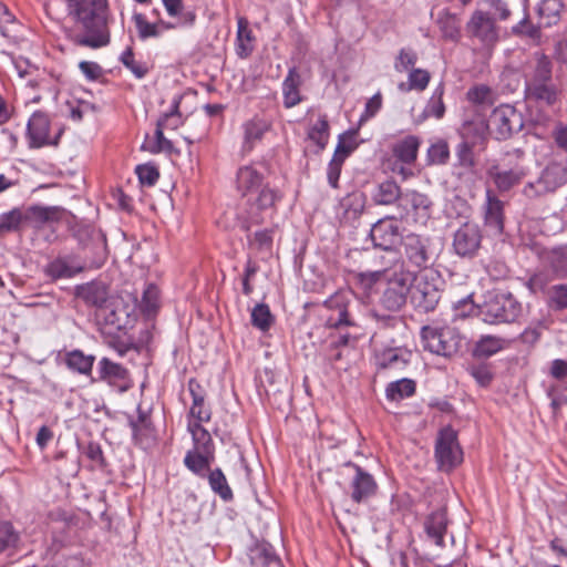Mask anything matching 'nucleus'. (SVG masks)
<instances>
[{"mask_svg":"<svg viewBox=\"0 0 567 567\" xmlns=\"http://www.w3.org/2000/svg\"><path fill=\"white\" fill-rule=\"evenodd\" d=\"M415 392V382L411 379H401L388 384L385 394L391 401H400L413 395Z\"/></svg>","mask_w":567,"mask_h":567,"instance_id":"nucleus-46","label":"nucleus"},{"mask_svg":"<svg viewBox=\"0 0 567 567\" xmlns=\"http://www.w3.org/2000/svg\"><path fill=\"white\" fill-rule=\"evenodd\" d=\"M24 221H25L24 212H22L19 208H13L10 212L1 214L0 215V235L19 231Z\"/></svg>","mask_w":567,"mask_h":567,"instance_id":"nucleus-47","label":"nucleus"},{"mask_svg":"<svg viewBox=\"0 0 567 567\" xmlns=\"http://www.w3.org/2000/svg\"><path fill=\"white\" fill-rule=\"evenodd\" d=\"M237 24L236 53L239 58L246 59L254 51L255 38L251 30L248 28V22L245 18H239Z\"/></svg>","mask_w":567,"mask_h":567,"instance_id":"nucleus-37","label":"nucleus"},{"mask_svg":"<svg viewBox=\"0 0 567 567\" xmlns=\"http://www.w3.org/2000/svg\"><path fill=\"white\" fill-rule=\"evenodd\" d=\"M563 90L551 81L524 86V99L528 107L554 109L561 102Z\"/></svg>","mask_w":567,"mask_h":567,"instance_id":"nucleus-14","label":"nucleus"},{"mask_svg":"<svg viewBox=\"0 0 567 567\" xmlns=\"http://www.w3.org/2000/svg\"><path fill=\"white\" fill-rule=\"evenodd\" d=\"M187 429L192 434L194 447L193 451H197L204 454L215 455V445L209 432L199 422H188Z\"/></svg>","mask_w":567,"mask_h":567,"instance_id":"nucleus-35","label":"nucleus"},{"mask_svg":"<svg viewBox=\"0 0 567 567\" xmlns=\"http://www.w3.org/2000/svg\"><path fill=\"white\" fill-rule=\"evenodd\" d=\"M563 8V0H542L537 7V13L545 20V25L550 27L559 20Z\"/></svg>","mask_w":567,"mask_h":567,"instance_id":"nucleus-45","label":"nucleus"},{"mask_svg":"<svg viewBox=\"0 0 567 567\" xmlns=\"http://www.w3.org/2000/svg\"><path fill=\"white\" fill-rule=\"evenodd\" d=\"M527 168L523 164L520 156H507L499 163L493 164L487 168V177L501 193L511 190L522 183L527 176Z\"/></svg>","mask_w":567,"mask_h":567,"instance_id":"nucleus-8","label":"nucleus"},{"mask_svg":"<svg viewBox=\"0 0 567 567\" xmlns=\"http://www.w3.org/2000/svg\"><path fill=\"white\" fill-rule=\"evenodd\" d=\"M167 14L175 19L171 22L173 29L193 27L196 21V13L184 7L183 0H162Z\"/></svg>","mask_w":567,"mask_h":567,"instance_id":"nucleus-28","label":"nucleus"},{"mask_svg":"<svg viewBox=\"0 0 567 567\" xmlns=\"http://www.w3.org/2000/svg\"><path fill=\"white\" fill-rule=\"evenodd\" d=\"M403 252L412 267L427 269L434 264L435 258L431 250V238L414 233L402 238Z\"/></svg>","mask_w":567,"mask_h":567,"instance_id":"nucleus-12","label":"nucleus"},{"mask_svg":"<svg viewBox=\"0 0 567 567\" xmlns=\"http://www.w3.org/2000/svg\"><path fill=\"white\" fill-rule=\"evenodd\" d=\"M120 61L128 69L137 79H143L148 73L146 63L136 61L132 48H127L122 52Z\"/></svg>","mask_w":567,"mask_h":567,"instance_id":"nucleus-55","label":"nucleus"},{"mask_svg":"<svg viewBox=\"0 0 567 567\" xmlns=\"http://www.w3.org/2000/svg\"><path fill=\"white\" fill-rule=\"evenodd\" d=\"M410 291L411 303L420 312L433 311L441 299L442 279L433 270H425L417 277L414 276Z\"/></svg>","mask_w":567,"mask_h":567,"instance_id":"nucleus-6","label":"nucleus"},{"mask_svg":"<svg viewBox=\"0 0 567 567\" xmlns=\"http://www.w3.org/2000/svg\"><path fill=\"white\" fill-rule=\"evenodd\" d=\"M466 33L484 47L494 45L498 41V27L488 12L475 10L466 23Z\"/></svg>","mask_w":567,"mask_h":567,"instance_id":"nucleus-15","label":"nucleus"},{"mask_svg":"<svg viewBox=\"0 0 567 567\" xmlns=\"http://www.w3.org/2000/svg\"><path fill=\"white\" fill-rule=\"evenodd\" d=\"M444 86L441 83L433 92V95L427 102L424 110L425 115L433 116L435 118H442L445 113V105L443 103Z\"/></svg>","mask_w":567,"mask_h":567,"instance_id":"nucleus-53","label":"nucleus"},{"mask_svg":"<svg viewBox=\"0 0 567 567\" xmlns=\"http://www.w3.org/2000/svg\"><path fill=\"white\" fill-rule=\"evenodd\" d=\"M133 21L137 30L138 38L146 40L148 38H158L164 30L173 29L171 22L158 20L157 22H148L146 17L142 13H134Z\"/></svg>","mask_w":567,"mask_h":567,"instance_id":"nucleus-32","label":"nucleus"},{"mask_svg":"<svg viewBox=\"0 0 567 567\" xmlns=\"http://www.w3.org/2000/svg\"><path fill=\"white\" fill-rule=\"evenodd\" d=\"M354 133H350L348 136L341 135L334 150L333 158L340 159L344 163L346 158L354 151L355 143L353 141Z\"/></svg>","mask_w":567,"mask_h":567,"instance_id":"nucleus-62","label":"nucleus"},{"mask_svg":"<svg viewBox=\"0 0 567 567\" xmlns=\"http://www.w3.org/2000/svg\"><path fill=\"white\" fill-rule=\"evenodd\" d=\"M351 299L348 292L337 291L322 303L321 320L329 329L341 330L346 327H357L349 307Z\"/></svg>","mask_w":567,"mask_h":567,"instance_id":"nucleus-9","label":"nucleus"},{"mask_svg":"<svg viewBox=\"0 0 567 567\" xmlns=\"http://www.w3.org/2000/svg\"><path fill=\"white\" fill-rule=\"evenodd\" d=\"M188 391L192 396V405L188 412V422H209L212 419V410L205 403V391L202 385L194 379L188 382Z\"/></svg>","mask_w":567,"mask_h":567,"instance_id":"nucleus-23","label":"nucleus"},{"mask_svg":"<svg viewBox=\"0 0 567 567\" xmlns=\"http://www.w3.org/2000/svg\"><path fill=\"white\" fill-rule=\"evenodd\" d=\"M408 80L410 82V87L421 92L427 87L431 74L424 69H412L409 73Z\"/></svg>","mask_w":567,"mask_h":567,"instance_id":"nucleus-64","label":"nucleus"},{"mask_svg":"<svg viewBox=\"0 0 567 567\" xmlns=\"http://www.w3.org/2000/svg\"><path fill=\"white\" fill-rule=\"evenodd\" d=\"M508 346V341L496 336H482L474 347V355L478 358H489L502 351Z\"/></svg>","mask_w":567,"mask_h":567,"instance_id":"nucleus-38","label":"nucleus"},{"mask_svg":"<svg viewBox=\"0 0 567 567\" xmlns=\"http://www.w3.org/2000/svg\"><path fill=\"white\" fill-rule=\"evenodd\" d=\"M494 21H507L512 17V10L507 0H485Z\"/></svg>","mask_w":567,"mask_h":567,"instance_id":"nucleus-58","label":"nucleus"},{"mask_svg":"<svg viewBox=\"0 0 567 567\" xmlns=\"http://www.w3.org/2000/svg\"><path fill=\"white\" fill-rule=\"evenodd\" d=\"M18 24L7 7L0 2V33L8 39H17L16 29Z\"/></svg>","mask_w":567,"mask_h":567,"instance_id":"nucleus-56","label":"nucleus"},{"mask_svg":"<svg viewBox=\"0 0 567 567\" xmlns=\"http://www.w3.org/2000/svg\"><path fill=\"white\" fill-rule=\"evenodd\" d=\"M403 192L400 186L391 179L378 184L372 190L371 197L375 205L389 206L400 204Z\"/></svg>","mask_w":567,"mask_h":567,"instance_id":"nucleus-29","label":"nucleus"},{"mask_svg":"<svg viewBox=\"0 0 567 567\" xmlns=\"http://www.w3.org/2000/svg\"><path fill=\"white\" fill-rule=\"evenodd\" d=\"M483 240L480 226L475 223H464L453 235L452 248L461 258L472 259L477 256Z\"/></svg>","mask_w":567,"mask_h":567,"instance_id":"nucleus-13","label":"nucleus"},{"mask_svg":"<svg viewBox=\"0 0 567 567\" xmlns=\"http://www.w3.org/2000/svg\"><path fill=\"white\" fill-rule=\"evenodd\" d=\"M215 461V455L204 454L197 451L189 450L184 457V465L193 474L198 477H206L212 471L210 465Z\"/></svg>","mask_w":567,"mask_h":567,"instance_id":"nucleus-34","label":"nucleus"},{"mask_svg":"<svg viewBox=\"0 0 567 567\" xmlns=\"http://www.w3.org/2000/svg\"><path fill=\"white\" fill-rule=\"evenodd\" d=\"M467 101L482 106H492L496 101L495 92L485 84H477L468 89Z\"/></svg>","mask_w":567,"mask_h":567,"instance_id":"nucleus-48","label":"nucleus"},{"mask_svg":"<svg viewBox=\"0 0 567 567\" xmlns=\"http://www.w3.org/2000/svg\"><path fill=\"white\" fill-rule=\"evenodd\" d=\"M100 378L115 385L120 392L128 390V371L118 363L103 358L99 362Z\"/></svg>","mask_w":567,"mask_h":567,"instance_id":"nucleus-24","label":"nucleus"},{"mask_svg":"<svg viewBox=\"0 0 567 567\" xmlns=\"http://www.w3.org/2000/svg\"><path fill=\"white\" fill-rule=\"evenodd\" d=\"M255 567H281V561L269 544L256 546L250 556Z\"/></svg>","mask_w":567,"mask_h":567,"instance_id":"nucleus-40","label":"nucleus"},{"mask_svg":"<svg viewBox=\"0 0 567 567\" xmlns=\"http://www.w3.org/2000/svg\"><path fill=\"white\" fill-rule=\"evenodd\" d=\"M50 121L45 113L35 112L30 117L27 125V136L29 147L40 148L45 145H56L58 140L49 138Z\"/></svg>","mask_w":567,"mask_h":567,"instance_id":"nucleus-21","label":"nucleus"},{"mask_svg":"<svg viewBox=\"0 0 567 567\" xmlns=\"http://www.w3.org/2000/svg\"><path fill=\"white\" fill-rule=\"evenodd\" d=\"M274 323V316L266 303H258L251 310V324L261 330L267 331Z\"/></svg>","mask_w":567,"mask_h":567,"instance_id":"nucleus-50","label":"nucleus"},{"mask_svg":"<svg viewBox=\"0 0 567 567\" xmlns=\"http://www.w3.org/2000/svg\"><path fill=\"white\" fill-rule=\"evenodd\" d=\"M377 364L381 369H401L406 364L400 349H385L377 354Z\"/></svg>","mask_w":567,"mask_h":567,"instance_id":"nucleus-49","label":"nucleus"},{"mask_svg":"<svg viewBox=\"0 0 567 567\" xmlns=\"http://www.w3.org/2000/svg\"><path fill=\"white\" fill-rule=\"evenodd\" d=\"M513 35L522 39H527L533 43H539L542 40V27L532 22L527 4L524 7V17L515 25L511 28Z\"/></svg>","mask_w":567,"mask_h":567,"instance_id":"nucleus-36","label":"nucleus"},{"mask_svg":"<svg viewBox=\"0 0 567 567\" xmlns=\"http://www.w3.org/2000/svg\"><path fill=\"white\" fill-rule=\"evenodd\" d=\"M447 524L445 509H437L431 513L424 520V530L427 538L439 547H444V536L447 530Z\"/></svg>","mask_w":567,"mask_h":567,"instance_id":"nucleus-26","label":"nucleus"},{"mask_svg":"<svg viewBox=\"0 0 567 567\" xmlns=\"http://www.w3.org/2000/svg\"><path fill=\"white\" fill-rule=\"evenodd\" d=\"M404 236L400 233V227L395 217H384L373 224L370 230V238L375 248L390 251L402 241Z\"/></svg>","mask_w":567,"mask_h":567,"instance_id":"nucleus-17","label":"nucleus"},{"mask_svg":"<svg viewBox=\"0 0 567 567\" xmlns=\"http://www.w3.org/2000/svg\"><path fill=\"white\" fill-rule=\"evenodd\" d=\"M250 248L258 251H269L272 247L274 231L270 229H261L247 236Z\"/></svg>","mask_w":567,"mask_h":567,"instance_id":"nucleus-52","label":"nucleus"},{"mask_svg":"<svg viewBox=\"0 0 567 567\" xmlns=\"http://www.w3.org/2000/svg\"><path fill=\"white\" fill-rule=\"evenodd\" d=\"M19 540V534L9 522H0V553L14 547Z\"/></svg>","mask_w":567,"mask_h":567,"instance_id":"nucleus-57","label":"nucleus"},{"mask_svg":"<svg viewBox=\"0 0 567 567\" xmlns=\"http://www.w3.org/2000/svg\"><path fill=\"white\" fill-rule=\"evenodd\" d=\"M158 288L155 285H148L143 292L141 302L142 310L147 315L155 312L158 308Z\"/></svg>","mask_w":567,"mask_h":567,"instance_id":"nucleus-61","label":"nucleus"},{"mask_svg":"<svg viewBox=\"0 0 567 567\" xmlns=\"http://www.w3.org/2000/svg\"><path fill=\"white\" fill-rule=\"evenodd\" d=\"M72 234L81 249L89 251L100 264L104 261L106 238L101 229L89 224H75Z\"/></svg>","mask_w":567,"mask_h":567,"instance_id":"nucleus-16","label":"nucleus"},{"mask_svg":"<svg viewBox=\"0 0 567 567\" xmlns=\"http://www.w3.org/2000/svg\"><path fill=\"white\" fill-rule=\"evenodd\" d=\"M308 137L317 144L319 151H322L326 147L329 140V123L326 116H321L312 125L309 130Z\"/></svg>","mask_w":567,"mask_h":567,"instance_id":"nucleus-51","label":"nucleus"},{"mask_svg":"<svg viewBox=\"0 0 567 567\" xmlns=\"http://www.w3.org/2000/svg\"><path fill=\"white\" fill-rule=\"evenodd\" d=\"M449 157L450 150L445 141H439L427 150V158L431 164H445Z\"/></svg>","mask_w":567,"mask_h":567,"instance_id":"nucleus-60","label":"nucleus"},{"mask_svg":"<svg viewBox=\"0 0 567 567\" xmlns=\"http://www.w3.org/2000/svg\"><path fill=\"white\" fill-rule=\"evenodd\" d=\"M147 150L153 154L161 152H173V143L164 136L163 124H156L155 141L147 147Z\"/></svg>","mask_w":567,"mask_h":567,"instance_id":"nucleus-63","label":"nucleus"},{"mask_svg":"<svg viewBox=\"0 0 567 567\" xmlns=\"http://www.w3.org/2000/svg\"><path fill=\"white\" fill-rule=\"evenodd\" d=\"M421 341L425 350L437 355L451 357L460 350L463 339L454 327L424 326L421 329Z\"/></svg>","mask_w":567,"mask_h":567,"instance_id":"nucleus-7","label":"nucleus"},{"mask_svg":"<svg viewBox=\"0 0 567 567\" xmlns=\"http://www.w3.org/2000/svg\"><path fill=\"white\" fill-rule=\"evenodd\" d=\"M437 24L442 32V35L452 41H457L461 35V21L455 13L449 11H442L437 17Z\"/></svg>","mask_w":567,"mask_h":567,"instance_id":"nucleus-41","label":"nucleus"},{"mask_svg":"<svg viewBox=\"0 0 567 567\" xmlns=\"http://www.w3.org/2000/svg\"><path fill=\"white\" fill-rule=\"evenodd\" d=\"M420 142L417 137L409 135L393 145V155L402 163L412 164L417 156Z\"/></svg>","mask_w":567,"mask_h":567,"instance_id":"nucleus-39","label":"nucleus"},{"mask_svg":"<svg viewBox=\"0 0 567 567\" xmlns=\"http://www.w3.org/2000/svg\"><path fill=\"white\" fill-rule=\"evenodd\" d=\"M64 209L58 206H40L33 205L24 212L25 221H31L41 226L47 223L59 221L62 217Z\"/></svg>","mask_w":567,"mask_h":567,"instance_id":"nucleus-31","label":"nucleus"},{"mask_svg":"<svg viewBox=\"0 0 567 567\" xmlns=\"http://www.w3.org/2000/svg\"><path fill=\"white\" fill-rule=\"evenodd\" d=\"M344 465L354 471V475L350 483L351 499L354 503L360 504L374 496L378 489V484L374 477L353 462H347Z\"/></svg>","mask_w":567,"mask_h":567,"instance_id":"nucleus-19","label":"nucleus"},{"mask_svg":"<svg viewBox=\"0 0 567 567\" xmlns=\"http://www.w3.org/2000/svg\"><path fill=\"white\" fill-rule=\"evenodd\" d=\"M484 221L495 235H499L504 229V203L496 196L492 189H486V200L484 204Z\"/></svg>","mask_w":567,"mask_h":567,"instance_id":"nucleus-22","label":"nucleus"},{"mask_svg":"<svg viewBox=\"0 0 567 567\" xmlns=\"http://www.w3.org/2000/svg\"><path fill=\"white\" fill-rule=\"evenodd\" d=\"M547 262L557 278H567V244L551 249L547 255Z\"/></svg>","mask_w":567,"mask_h":567,"instance_id":"nucleus-44","label":"nucleus"},{"mask_svg":"<svg viewBox=\"0 0 567 567\" xmlns=\"http://www.w3.org/2000/svg\"><path fill=\"white\" fill-rule=\"evenodd\" d=\"M548 306L555 311L567 309V285H554L548 290Z\"/></svg>","mask_w":567,"mask_h":567,"instance_id":"nucleus-54","label":"nucleus"},{"mask_svg":"<svg viewBox=\"0 0 567 567\" xmlns=\"http://www.w3.org/2000/svg\"><path fill=\"white\" fill-rule=\"evenodd\" d=\"M431 206L432 202L427 195L414 189H406L398 205L399 217L403 219L413 214L415 220L426 219L430 217Z\"/></svg>","mask_w":567,"mask_h":567,"instance_id":"nucleus-20","label":"nucleus"},{"mask_svg":"<svg viewBox=\"0 0 567 567\" xmlns=\"http://www.w3.org/2000/svg\"><path fill=\"white\" fill-rule=\"evenodd\" d=\"M75 296L86 305L99 308L101 311L109 309L106 287L99 282H87L75 288Z\"/></svg>","mask_w":567,"mask_h":567,"instance_id":"nucleus-25","label":"nucleus"},{"mask_svg":"<svg viewBox=\"0 0 567 567\" xmlns=\"http://www.w3.org/2000/svg\"><path fill=\"white\" fill-rule=\"evenodd\" d=\"M361 278L368 279L371 282H375L381 278H384L385 287L381 293L379 303L388 311L395 312L405 305L408 296L412 289L414 275L403 268L392 271L379 269L362 272Z\"/></svg>","mask_w":567,"mask_h":567,"instance_id":"nucleus-3","label":"nucleus"},{"mask_svg":"<svg viewBox=\"0 0 567 567\" xmlns=\"http://www.w3.org/2000/svg\"><path fill=\"white\" fill-rule=\"evenodd\" d=\"M73 27L68 38L79 47L100 49L111 41L107 0H63Z\"/></svg>","mask_w":567,"mask_h":567,"instance_id":"nucleus-1","label":"nucleus"},{"mask_svg":"<svg viewBox=\"0 0 567 567\" xmlns=\"http://www.w3.org/2000/svg\"><path fill=\"white\" fill-rule=\"evenodd\" d=\"M138 181L144 186H154L159 178V172L153 164H141L135 168Z\"/></svg>","mask_w":567,"mask_h":567,"instance_id":"nucleus-59","label":"nucleus"},{"mask_svg":"<svg viewBox=\"0 0 567 567\" xmlns=\"http://www.w3.org/2000/svg\"><path fill=\"white\" fill-rule=\"evenodd\" d=\"M472 127H474L480 137L488 128L496 140L506 141L523 130L524 118L522 113L514 106L502 104L493 110L488 124H485L483 121L478 123L466 122L463 126L464 134H468Z\"/></svg>","mask_w":567,"mask_h":567,"instance_id":"nucleus-4","label":"nucleus"},{"mask_svg":"<svg viewBox=\"0 0 567 567\" xmlns=\"http://www.w3.org/2000/svg\"><path fill=\"white\" fill-rule=\"evenodd\" d=\"M84 270L75 256L58 257L47 266V274L53 279L72 278Z\"/></svg>","mask_w":567,"mask_h":567,"instance_id":"nucleus-27","label":"nucleus"},{"mask_svg":"<svg viewBox=\"0 0 567 567\" xmlns=\"http://www.w3.org/2000/svg\"><path fill=\"white\" fill-rule=\"evenodd\" d=\"M302 80L301 75L296 68L288 71L286 79L282 82L284 105L291 109L301 102L300 86Z\"/></svg>","mask_w":567,"mask_h":567,"instance_id":"nucleus-30","label":"nucleus"},{"mask_svg":"<svg viewBox=\"0 0 567 567\" xmlns=\"http://www.w3.org/2000/svg\"><path fill=\"white\" fill-rule=\"evenodd\" d=\"M524 86L553 80V62L548 55L534 52L523 66Z\"/></svg>","mask_w":567,"mask_h":567,"instance_id":"nucleus-18","label":"nucleus"},{"mask_svg":"<svg viewBox=\"0 0 567 567\" xmlns=\"http://www.w3.org/2000/svg\"><path fill=\"white\" fill-rule=\"evenodd\" d=\"M95 358L86 355L81 350H73L65 354L66 367L80 374L90 375Z\"/></svg>","mask_w":567,"mask_h":567,"instance_id":"nucleus-42","label":"nucleus"},{"mask_svg":"<svg viewBox=\"0 0 567 567\" xmlns=\"http://www.w3.org/2000/svg\"><path fill=\"white\" fill-rule=\"evenodd\" d=\"M236 187L248 206V220L241 223V228L249 230L250 225L261 224L264 212L274 209L281 199V194L271 187L265 175L254 165H246L238 169L236 175Z\"/></svg>","mask_w":567,"mask_h":567,"instance_id":"nucleus-2","label":"nucleus"},{"mask_svg":"<svg viewBox=\"0 0 567 567\" xmlns=\"http://www.w3.org/2000/svg\"><path fill=\"white\" fill-rule=\"evenodd\" d=\"M567 183V166L558 163H549L540 173L535 182L527 183L523 188V194L534 199L549 193L556 192Z\"/></svg>","mask_w":567,"mask_h":567,"instance_id":"nucleus-10","label":"nucleus"},{"mask_svg":"<svg viewBox=\"0 0 567 567\" xmlns=\"http://www.w3.org/2000/svg\"><path fill=\"white\" fill-rule=\"evenodd\" d=\"M244 128V143L243 148L246 152H250L255 144L259 142L264 134L269 130V124L267 121L254 117L243 125Z\"/></svg>","mask_w":567,"mask_h":567,"instance_id":"nucleus-33","label":"nucleus"},{"mask_svg":"<svg viewBox=\"0 0 567 567\" xmlns=\"http://www.w3.org/2000/svg\"><path fill=\"white\" fill-rule=\"evenodd\" d=\"M212 491L224 502H230L234 498L233 491L228 485L227 478L220 468L212 470L206 476Z\"/></svg>","mask_w":567,"mask_h":567,"instance_id":"nucleus-43","label":"nucleus"},{"mask_svg":"<svg viewBox=\"0 0 567 567\" xmlns=\"http://www.w3.org/2000/svg\"><path fill=\"white\" fill-rule=\"evenodd\" d=\"M435 458L442 471H451L463 461V452L457 442V434L451 427L442 429L435 443Z\"/></svg>","mask_w":567,"mask_h":567,"instance_id":"nucleus-11","label":"nucleus"},{"mask_svg":"<svg viewBox=\"0 0 567 567\" xmlns=\"http://www.w3.org/2000/svg\"><path fill=\"white\" fill-rule=\"evenodd\" d=\"M522 311V303L506 291L488 292L480 306L482 320L489 324L514 322Z\"/></svg>","mask_w":567,"mask_h":567,"instance_id":"nucleus-5","label":"nucleus"}]
</instances>
